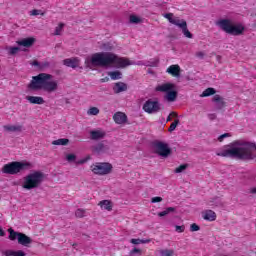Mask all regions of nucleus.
I'll use <instances>...</instances> for the list:
<instances>
[{
  "label": "nucleus",
  "instance_id": "f257e3e1",
  "mask_svg": "<svg viewBox=\"0 0 256 256\" xmlns=\"http://www.w3.org/2000/svg\"><path fill=\"white\" fill-rule=\"evenodd\" d=\"M85 65L88 69H93L94 67H104L105 69L118 67L123 69L133 65V62H130L127 58H121L112 52H97L92 54L90 58H86Z\"/></svg>",
  "mask_w": 256,
  "mask_h": 256
},
{
  "label": "nucleus",
  "instance_id": "f03ea898",
  "mask_svg": "<svg viewBox=\"0 0 256 256\" xmlns=\"http://www.w3.org/2000/svg\"><path fill=\"white\" fill-rule=\"evenodd\" d=\"M229 149L225 150V157L238 159L239 161H252L256 157V144L253 142L234 141Z\"/></svg>",
  "mask_w": 256,
  "mask_h": 256
},
{
  "label": "nucleus",
  "instance_id": "7ed1b4c3",
  "mask_svg": "<svg viewBox=\"0 0 256 256\" xmlns=\"http://www.w3.org/2000/svg\"><path fill=\"white\" fill-rule=\"evenodd\" d=\"M53 75L47 73H40L37 76L32 77L31 82L28 85V89L31 91H46L47 93H53L58 85L57 82L51 81Z\"/></svg>",
  "mask_w": 256,
  "mask_h": 256
},
{
  "label": "nucleus",
  "instance_id": "20e7f679",
  "mask_svg": "<svg viewBox=\"0 0 256 256\" xmlns=\"http://www.w3.org/2000/svg\"><path fill=\"white\" fill-rule=\"evenodd\" d=\"M44 181L45 173L41 171H34L24 177L22 187L23 189H27V191H31V189H38V187H41Z\"/></svg>",
  "mask_w": 256,
  "mask_h": 256
},
{
  "label": "nucleus",
  "instance_id": "39448f33",
  "mask_svg": "<svg viewBox=\"0 0 256 256\" xmlns=\"http://www.w3.org/2000/svg\"><path fill=\"white\" fill-rule=\"evenodd\" d=\"M31 167L33 165L29 162L13 161L2 167V173L6 175H18V173H23V171H29Z\"/></svg>",
  "mask_w": 256,
  "mask_h": 256
},
{
  "label": "nucleus",
  "instance_id": "423d86ee",
  "mask_svg": "<svg viewBox=\"0 0 256 256\" xmlns=\"http://www.w3.org/2000/svg\"><path fill=\"white\" fill-rule=\"evenodd\" d=\"M156 91L166 93L164 99L168 101V103L177 101V95H179L177 92V85L169 82L158 85Z\"/></svg>",
  "mask_w": 256,
  "mask_h": 256
},
{
  "label": "nucleus",
  "instance_id": "0eeeda50",
  "mask_svg": "<svg viewBox=\"0 0 256 256\" xmlns=\"http://www.w3.org/2000/svg\"><path fill=\"white\" fill-rule=\"evenodd\" d=\"M94 175H109L113 172V165L109 162H97L91 166Z\"/></svg>",
  "mask_w": 256,
  "mask_h": 256
},
{
  "label": "nucleus",
  "instance_id": "6e6552de",
  "mask_svg": "<svg viewBox=\"0 0 256 256\" xmlns=\"http://www.w3.org/2000/svg\"><path fill=\"white\" fill-rule=\"evenodd\" d=\"M225 33L228 35H233L234 37H239L245 33V26L243 24H233L231 20L225 19Z\"/></svg>",
  "mask_w": 256,
  "mask_h": 256
},
{
  "label": "nucleus",
  "instance_id": "1a4fd4ad",
  "mask_svg": "<svg viewBox=\"0 0 256 256\" xmlns=\"http://www.w3.org/2000/svg\"><path fill=\"white\" fill-rule=\"evenodd\" d=\"M152 147L154 149V153L159 155L160 157L167 158L171 155V149L169 148V144L165 142H161L159 140H156L152 142Z\"/></svg>",
  "mask_w": 256,
  "mask_h": 256
},
{
  "label": "nucleus",
  "instance_id": "9d476101",
  "mask_svg": "<svg viewBox=\"0 0 256 256\" xmlns=\"http://www.w3.org/2000/svg\"><path fill=\"white\" fill-rule=\"evenodd\" d=\"M161 109L163 108L158 100L148 99L143 105V111H145V113H149V115L159 113Z\"/></svg>",
  "mask_w": 256,
  "mask_h": 256
},
{
  "label": "nucleus",
  "instance_id": "9b49d317",
  "mask_svg": "<svg viewBox=\"0 0 256 256\" xmlns=\"http://www.w3.org/2000/svg\"><path fill=\"white\" fill-rule=\"evenodd\" d=\"M92 151L97 155H101L103 153H107L109 151V146L105 145L103 142H99L96 145L92 146Z\"/></svg>",
  "mask_w": 256,
  "mask_h": 256
},
{
  "label": "nucleus",
  "instance_id": "f8f14e48",
  "mask_svg": "<svg viewBox=\"0 0 256 256\" xmlns=\"http://www.w3.org/2000/svg\"><path fill=\"white\" fill-rule=\"evenodd\" d=\"M166 72H168L169 75H172V77H176L177 79L181 77V67L177 64L168 67Z\"/></svg>",
  "mask_w": 256,
  "mask_h": 256
},
{
  "label": "nucleus",
  "instance_id": "ddd939ff",
  "mask_svg": "<svg viewBox=\"0 0 256 256\" xmlns=\"http://www.w3.org/2000/svg\"><path fill=\"white\" fill-rule=\"evenodd\" d=\"M107 133L103 130H92L90 131V138L92 141H99L101 139H105Z\"/></svg>",
  "mask_w": 256,
  "mask_h": 256
},
{
  "label": "nucleus",
  "instance_id": "4468645a",
  "mask_svg": "<svg viewBox=\"0 0 256 256\" xmlns=\"http://www.w3.org/2000/svg\"><path fill=\"white\" fill-rule=\"evenodd\" d=\"M18 243L19 245H23V247H29V245L33 243V239H31V237L27 236L25 233L20 232Z\"/></svg>",
  "mask_w": 256,
  "mask_h": 256
},
{
  "label": "nucleus",
  "instance_id": "2eb2a0df",
  "mask_svg": "<svg viewBox=\"0 0 256 256\" xmlns=\"http://www.w3.org/2000/svg\"><path fill=\"white\" fill-rule=\"evenodd\" d=\"M178 27L182 30L183 35L186 36L187 39H193V34L189 31V28H187V21L182 19Z\"/></svg>",
  "mask_w": 256,
  "mask_h": 256
},
{
  "label": "nucleus",
  "instance_id": "dca6fc26",
  "mask_svg": "<svg viewBox=\"0 0 256 256\" xmlns=\"http://www.w3.org/2000/svg\"><path fill=\"white\" fill-rule=\"evenodd\" d=\"M35 38L33 37H28V38H24L20 41H17V45H19L20 47H33V45H35Z\"/></svg>",
  "mask_w": 256,
  "mask_h": 256
},
{
  "label": "nucleus",
  "instance_id": "f3484780",
  "mask_svg": "<svg viewBox=\"0 0 256 256\" xmlns=\"http://www.w3.org/2000/svg\"><path fill=\"white\" fill-rule=\"evenodd\" d=\"M63 65H65L66 67H71L72 69H77V67H79V59L77 58L64 59Z\"/></svg>",
  "mask_w": 256,
  "mask_h": 256
},
{
  "label": "nucleus",
  "instance_id": "a211bd4d",
  "mask_svg": "<svg viewBox=\"0 0 256 256\" xmlns=\"http://www.w3.org/2000/svg\"><path fill=\"white\" fill-rule=\"evenodd\" d=\"M113 119L118 125H123L127 122V115L123 112H117L114 114Z\"/></svg>",
  "mask_w": 256,
  "mask_h": 256
},
{
  "label": "nucleus",
  "instance_id": "6ab92c4d",
  "mask_svg": "<svg viewBox=\"0 0 256 256\" xmlns=\"http://www.w3.org/2000/svg\"><path fill=\"white\" fill-rule=\"evenodd\" d=\"M26 99L32 105H43V103H45L43 97L40 96H26Z\"/></svg>",
  "mask_w": 256,
  "mask_h": 256
},
{
  "label": "nucleus",
  "instance_id": "aec40b11",
  "mask_svg": "<svg viewBox=\"0 0 256 256\" xmlns=\"http://www.w3.org/2000/svg\"><path fill=\"white\" fill-rule=\"evenodd\" d=\"M202 217L205 221H215L217 219V214L213 210H206L202 212Z\"/></svg>",
  "mask_w": 256,
  "mask_h": 256
},
{
  "label": "nucleus",
  "instance_id": "412c9836",
  "mask_svg": "<svg viewBox=\"0 0 256 256\" xmlns=\"http://www.w3.org/2000/svg\"><path fill=\"white\" fill-rule=\"evenodd\" d=\"M113 91L114 93H123V91H127V84L124 82L115 83Z\"/></svg>",
  "mask_w": 256,
  "mask_h": 256
},
{
  "label": "nucleus",
  "instance_id": "4be33fe9",
  "mask_svg": "<svg viewBox=\"0 0 256 256\" xmlns=\"http://www.w3.org/2000/svg\"><path fill=\"white\" fill-rule=\"evenodd\" d=\"M5 131H9L10 133H21L23 131V126L18 125H6L4 126Z\"/></svg>",
  "mask_w": 256,
  "mask_h": 256
},
{
  "label": "nucleus",
  "instance_id": "5701e85b",
  "mask_svg": "<svg viewBox=\"0 0 256 256\" xmlns=\"http://www.w3.org/2000/svg\"><path fill=\"white\" fill-rule=\"evenodd\" d=\"M7 231L9 233L8 239L10 241H19V235H21V232H17L13 228H8Z\"/></svg>",
  "mask_w": 256,
  "mask_h": 256
},
{
  "label": "nucleus",
  "instance_id": "b1692460",
  "mask_svg": "<svg viewBox=\"0 0 256 256\" xmlns=\"http://www.w3.org/2000/svg\"><path fill=\"white\" fill-rule=\"evenodd\" d=\"M165 19H168L169 23H172V25H176V27L179 26L181 23L180 19L173 18V13H166L164 14Z\"/></svg>",
  "mask_w": 256,
  "mask_h": 256
},
{
  "label": "nucleus",
  "instance_id": "393cba45",
  "mask_svg": "<svg viewBox=\"0 0 256 256\" xmlns=\"http://www.w3.org/2000/svg\"><path fill=\"white\" fill-rule=\"evenodd\" d=\"M212 101L216 103V107H218L219 109H223L225 102H223V98H221L219 94L214 95Z\"/></svg>",
  "mask_w": 256,
  "mask_h": 256
},
{
  "label": "nucleus",
  "instance_id": "a878e982",
  "mask_svg": "<svg viewBox=\"0 0 256 256\" xmlns=\"http://www.w3.org/2000/svg\"><path fill=\"white\" fill-rule=\"evenodd\" d=\"M4 255L5 256H25V252H23V250H18V251L6 250L4 251Z\"/></svg>",
  "mask_w": 256,
  "mask_h": 256
},
{
  "label": "nucleus",
  "instance_id": "bb28decb",
  "mask_svg": "<svg viewBox=\"0 0 256 256\" xmlns=\"http://www.w3.org/2000/svg\"><path fill=\"white\" fill-rule=\"evenodd\" d=\"M129 23H131L132 25H139V23H143V19H141L137 15L132 14L129 16Z\"/></svg>",
  "mask_w": 256,
  "mask_h": 256
},
{
  "label": "nucleus",
  "instance_id": "cd10ccee",
  "mask_svg": "<svg viewBox=\"0 0 256 256\" xmlns=\"http://www.w3.org/2000/svg\"><path fill=\"white\" fill-rule=\"evenodd\" d=\"M108 75L113 81H117V79H122L123 77V73H121V71H118V70L109 72Z\"/></svg>",
  "mask_w": 256,
  "mask_h": 256
},
{
  "label": "nucleus",
  "instance_id": "c85d7f7f",
  "mask_svg": "<svg viewBox=\"0 0 256 256\" xmlns=\"http://www.w3.org/2000/svg\"><path fill=\"white\" fill-rule=\"evenodd\" d=\"M99 205L102 209H105L106 211H111L113 209V206H111V201L109 200L100 201Z\"/></svg>",
  "mask_w": 256,
  "mask_h": 256
},
{
  "label": "nucleus",
  "instance_id": "c756f323",
  "mask_svg": "<svg viewBox=\"0 0 256 256\" xmlns=\"http://www.w3.org/2000/svg\"><path fill=\"white\" fill-rule=\"evenodd\" d=\"M176 208L175 207H168L164 211L158 213V217H165L166 215H169V213H175Z\"/></svg>",
  "mask_w": 256,
  "mask_h": 256
},
{
  "label": "nucleus",
  "instance_id": "7c9ffc66",
  "mask_svg": "<svg viewBox=\"0 0 256 256\" xmlns=\"http://www.w3.org/2000/svg\"><path fill=\"white\" fill-rule=\"evenodd\" d=\"M215 93H217L215 88H207L206 90L203 91V93L201 94V97H211V95H215Z\"/></svg>",
  "mask_w": 256,
  "mask_h": 256
},
{
  "label": "nucleus",
  "instance_id": "2f4dec72",
  "mask_svg": "<svg viewBox=\"0 0 256 256\" xmlns=\"http://www.w3.org/2000/svg\"><path fill=\"white\" fill-rule=\"evenodd\" d=\"M68 144H69V139L67 138H60L52 142V145H68Z\"/></svg>",
  "mask_w": 256,
  "mask_h": 256
},
{
  "label": "nucleus",
  "instance_id": "473e14b6",
  "mask_svg": "<svg viewBox=\"0 0 256 256\" xmlns=\"http://www.w3.org/2000/svg\"><path fill=\"white\" fill-rule=\"evenodd\" d=\"M160 255L161 256H173V255H175V250H173V249H163V250H160Z\"/></svg>",
  "mask_w": 256,
  "mask_h": 256
},
{
  "label": "nucleus",
  "instance_id": "72a5a7b5",
  "mask_svg": "<svg viewBox=\"0 0 256 256\" xmlns=\"http://www.w3.org/2000/svg\"><path fill=\"white\" fill-rule=\"evenodd\" d=\"M66 160L68 163H75V161H77V156L75 154H68L66 155Z\"/></svg>",
  "mask_w": 256,
  "mask_h": 256
},
{
  "label": "nucleus",
  "instance_id": "f704fd0d",
  "mask_svg": "<svg viewBox=\"0 0 256 256\" xmlns=\"http://www.w3.org/2000/svg\"><path fill=\"white\" fill-rule=\"evenodd\" d=\"M65 27V24L60 23L56 28L54 35H61V31H63V28Z\"/></svg>",
  "mask_w": 256,
  "mask_h": 256
},
{
  "label": "nucleus",
  "instance_id": "c9c22d12",
  "mask_svg": "<svg viewBox=\"0 0 256 256\" xmlns=\"http://www.w3.org/2000/svg\"><path fill=\"white\" fill-rule=\"evenodd\" d=\"M177 125H179V119L174 120V122L170 125L168 131L172 133V131H175V129H177Z\"/></svg>",
  "mask_w": 256,
  "mask_h": 256
},
{
  "label": "nucleus",
  "instance_id": "e433bc0d",
  "mask_svg": "<svg viewBox=\"0 0 256 256\" xmlns=\"http://www.w3.org/2000/svg\"><path fill=\"white\" fill-rule=\"evenodd\" d=\"M75 216L80 218V219L85 217V210H83L81 208L77 209L76 212H75Z\"/></svg>",
  "mask_w": 256,
  "mask_h": 256
},
{
  "label": "nucleus",
  "instance_id": "4c0bfd02",
  "mask_svg": "<svg viewBox=\"0 0 256 256\" xmlns=\"http://www.w3.org/2000/svg\"><path fill=\"white\" fill-rule=\"evenodd\" d=\"M187 169V164H182L174 170V173H183Z\"/></svg>",
  "mask_w": 256,
  "mask_h": 256
},
{
  "label": "nucleus",
  "instance_id": "58836bf2",
  "mask_svg": "<svg viewBox=\"0 0 256 256\" xmlns=\"http://www.w3.org/2000/svg\"><path fill=\"white\" fill-rule=\"evenodd\" d=\"M21 51V48L19 47H10L9 55H17Z\"/></svg>",
  "mask_w": 256,
  "mask_h": 256
},
{
  "label": "nucleus",
  "instance_id": "ea45409f",
  "mask_svg": "<svg viewBox=\"0 0 256 256\" xmlns=\"http://www.w3.org/2000/svg\"><path fill=\"white\" fill-rule=\"evenodd\" d=\"M88 114H89V115H99V108H97V107H91V108L88 110Z\"/></svg>",
  "mask_w": 256,
  "mask_h": 256
},
{
  "label": "nucleus",
  "instance_id": "a19ab883",
  "mask_svg": "<svg viewBox=\"0 0 256 256\" xmlns=\"http://www.w3.org/2000/svg\"><path fill=\"white\" fill-rule=\"evenodd\" d=\"M217 27H220L222 31H225V19H221L219 21H216Z\"/></svg>",
  "mask_w": 256,
  "mask_h": 256
},
{
  "label": "nucleus",
  "instance_id": "79ce46f5",
  "mask_svg": "<svg viewBox=\"0 0 256 256\" xmlns=\"http://www.w3.org/2000/svg\"><path fill=\"white\" fill-rule=\"evenodd\" d=\"M48 67H51V63L49 62L40 63V71H45V69H48Z\"/></svg>",
  "mask_w": 256,
  "mask_h": 256
},
{
  "label": "nucleus",
  "instance_id": "37998d69",
  "mask_svg": "<svg viewBox=\"0 0 256 256\" xmlns=\"http://www.w3.org/2000/svg\"><path fill=\"white\" fill-rule=\"evenodd\" d=\"M104 51H113V45L111 43H105L103 44Z\"/></svg>",
  "mask_w": 256,
  "mask_h": 256
},
{
  "label": "nucleus",
  "instance_id": "c03bdc74",
  "mask_svg": "<svg viewBox=\"0 0 256 256\" xmlns=\"http://www.w3.org/2000/svg\"><path fill=\"white\" fill-rule=\"evenodd\" d=\"M200 229H201V227H199V225H197L195 223L191 224V226H190V231H192V232L199 231Z\"/></svg>",
  "mask_w": 256,
  "mask_h": 256
},
{
  "label": "nucleus",
  "instance_id": "a18cd8bd",
  "mask_svg": "<svg viewBox=\"0 0 256 256\" xmlns=\"http://www.w3.org/2000/svg\"><path fill=\"white\" fill-rule=\"evenodd\" d=\"M130 243H132V245H141V239H135V238H132L130 240Z\"/></svg>",
  "mask_w": 256,
  "mask_h": 256
},
{
  "label": "nucleus",
  "instance_id": "49530a36",
  "mask_svg": "<svg viewBox=\"0 0 256 256\" xmlns=\"http://www.w3.org/2000/svg\"><path fill=\"white\" fill-rule=\"evenodd\" d=\"M152 203H161V201H163L162 197L156 196L152 198Z\"/></svg>",
  "mask_w": 256,
  "mask_h": 256
},
{
  "label": "nucleus",
  "instance_id": "de8ad7c7",
  "mask_svg": "<svg viewBox=\"0 0 256 256\" xmlns=\"http://www.w3.org/2000/svg\"><path fill=\"white\" fill-rule=\"evenodd\" d=\"M159 65V59H155L154 61L152 62H149V66L150 67H157Z\"/></svg>",
  "mask_w": 256,
  "mask_h": 256
},
{
  "label": "nucleus",
  "instance_id": "09e8293b",
  "mask_svg": "<svg viewBox=\"0 0 256 256\" xmlns=\"http://www.w3.org/2000/svg\"><path fill=\"white\" fill-rule=\"evenodd\" d=\"M175 231L177 233H183L185 231V226H176Z\"/></svg>",
  "mask_w": 256,
  "mask_h": 256
},
{
  "label": "nucleus",
  "instance_id": "8fccbe9b",
  "mask_svg": "<svg viewBox=\"0 0 256 256\" xmlns=\"http://www.w3.org/2000/svg\"><path fill=\"white\" fill-rule=\"evenodd\" d=\"M215 201H216V202H215ZM217 201H219V198H215L214 200H210V201L208 202V205H211V206L217 205Z\"/></svg>",
  "mask_w": 256,
  "mask_h": 256
},
{
  "label": "nucleus",
  "instance_id": "3c124183",
  "mask_svg": "<svg viewBox=\"0 0 256 256\" xmlns=\"http://www.w3.org/2000/svg\"><path fill=\"white\" fill-rule=\"evenodd\" d=\"M39 13H41V10L34 9L31 11V15H34V16L39 15Z\"/></svg>",
  "mask_w": 256,
  "mask_h": 256
},
{
  "label": "nucleus",
  "instance_id": "603ef678",
  "mask_svg": "<svg viewBox=\"0 0 256 256\" xmlns=\"http://www.w3.org/2000/svg\"><path fill=\"white\" fill-rule=\"evenodd\" d=\"M32 65H34V67H38L39 69L41 68V63L37 60H35Z\"/></svg>",
  "mask_w": 256,
  "mask_h": 256
},
{
  "label": "nucleus",
  "instance_id": "864d4df0",
  "mask_svg": "<svg viewBox=\"0 0 256 256\" xmlns=\"http://www.w3.org/2000/svg\"><path fill=\"white\" fill-rule=\"evenodd\" d=\"M217 155L219 157H225V150H222L221 152H217Z\"/></svg>",
  "mask_w": 256,
  "mask_h": 256
},
{
  "label": "nucleus",
  "instance_id": "5fc2aeb1",
  "mask_svg": "<svg viewBox=\"0 0 256 256\" xmlns=\"http://www.w3.org/2000/svg\"><path fill=\"white\" fill-rule=\"evenodd\" d=\"M0 237H5V230L0 226Z\"/></svg>",
  "mask_w": 256,
  "mask_h": 256
},
{
  "label": "nucleus",
  "instance_id": "6e6d98bb",
  "mask_svg": "<svg viewBox=\"0 0 256 256\" xmlns=\"http://www.w3.org/2000/svg\"><path fill=\"white\" fill-rule=\"evenodd\" d=\"M225 139V134H222L218 137V141L223 142V140Z\"/></svg>",
  "mask_w": 256,
  "mask_h": 256
},
{
  "label": "nucleus",
  "instance_id": "4d7b16f0",
  "mask_svg": "<svg viewBox=\"0 0 256 256\" xmlns=\"http://www.w3.org/2000/svg\"><path fill=\"white\" fill-rule=\"evenodd\" d=\"M84 163H87L86 159H82V160L77 162L78 165H83Z\"/></svg>",
  "mask_w": 256,
  "mask_h": 256
},
{
  "label": "nucleus",
  "instance_id": "13d9d810",
  "mask_svg": "<svg viewBox=\"0 0 256 256\" xmlns=\"http://www.w3.org/2000/svg\"><path fill=\"white\" fill-rule=\"evenodd\" d=\"M145 243H151L150 239H141V244H145Z\"/></svg>",
  "mask_w": 256,
  "mask_h": 256
},
{
  "label": "nucleus",
  "instance_id": "bf43d9fd",
  "mask_svg": "<svg viewBox=\"0 0 256 256\" xmlns=\"http://www.w3.org/2000/svg\"><path fill=\"white\" fill-rule=\"evenodd\" d=\"M106 81H109V78H108V77H105V78H102V79H101V83H105Z\"/></svg>",
  "mask_w": 256,
  "mask_h": 256
},
{
  "label": "nucleus",
  "instance_id": "052dcab7",
  "mask_svg": "<svg viewBox=\"0 0 256 256\" xmlns=\"http://www.w3.org/2000/svg\"><path fill=\"white\" fill-rule=\"evenodd\" d=\"M250 193L256 195V187L252 188V189L250 190Z\"/></svg>",
  "mask_w": 256,
  "mask_h": 256
},
{
  "label": "nucleus",
  "instance_id": "680f3d73",
  "mask_svg": "<svg viewBox=\"0 0 256 256\" xmlns=\"http://www.w3.org/2000/svg\"><path fill=\"white\" fill-rule=\"evenodd\" d=\"M203 55H204L203 52H198V53H197V56H198V57H203Z\"/></svg>",
  "mask_w": 256,
  "mask_h": 256
},
{
  "label": "nucleus",
  "instance_id": "e2e57ef3",
  "mask_svg": "<svg viewBox=\"0 0 256 256\" xmlns=\"http://www.w3.org/2000/svg\"><path fill=\"white\" fill-rule=\"evenodd\" d=\"M170 115H171L172 117H177V113H175V112H172Z\"/></svg>",
  "mask_w": 256,
  "mask_h": 256
},
{
  "label": "nucleus",
  "instance_id": "0e129e2a",
  "mask_svg": "<svg viewBox=\"0 0 256 256\" xmlns=\"http://www.w3.org/2000/svg\"><path fill=\"white\" fill-rule=\"evenodd\" d=\"M225 137H231V134L225 133Z\"/></svg>",
  "mask_w": 256,
  "mask_h": 256
},
{
  "label": "nucleus",
  "instance_id": "69168bd1",
  "mask_svg": "<svg viewBox=\"0 0 256 256\" xmlns=\"http://www.w3.org/2000/svg\"><path fill=\"white\" fill-rule=\"evenodd\" d=\"M167 121H171V115L167 117Z\"/></svg>",
  "mask_w": 256,
  "mask_h": 256
},
{
  "label": "nucleus",
  "instance_id": "338daca9",
  "mask_svg": "<svg viewBox=\"0 0 256 256\" xmlns=\"http://www.w3.org/2000/svg\"><path fill=\"white\" fill-rule=\"evenodd\" d=\"M73 247H77V244H73Z\"/></svg>",
  "mask_w": 256,
  "mask_h": 256
}]
</instances>
